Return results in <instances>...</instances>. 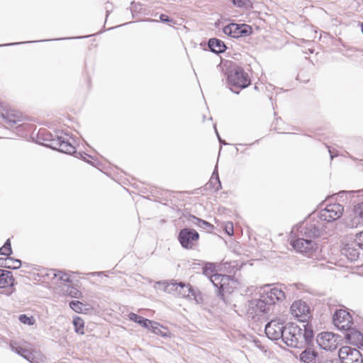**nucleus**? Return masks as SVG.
Listing matches in <instances>:
<instances>
[{"instance_id": "f257e3e1", "label": "nucleus", "mask_w": 363, "mask_h": 363, "mask_svg": "<svg viewBox=\"0 0 363 363\" xmlns=\"http://www.w3.org/2000/svg\"><path fill=\"white\" fill-rule=\"evenodd\" d=\"M324 228V223L313 213L309 220L292 229L295 238L291 240V245L297 252L312 257L318 249L316 240L322 235Z\"/></svg>"}, {"instance_id": "f03ea898", "label": "nucleus", "mask_w": 363, "mask_h": 363, "mask_svg": "<svg viewBox=\"0 0 363 363\" xmlns=\"http://www.w3.org/2000/svg\"><path fill=\"white\" fill-rule=\"evenodd\" d=\"M268 288L267 286L264 289L259 298L249 301L248 314L255 316L268 313L272 311L277 301H281L285 298V294L281 288Z\"/></svg>"}, {"instance_id": "7ed1b4c3", "label": "nucleus", "mask_w": 363, "mask_h": 363, "mask_svg": "<svg viewBox=\"0 0 363 363\" xmlns=\"http://www.w3.org/2000/svg\"><path fill=\"white\" fill-rule=\"evenodd\" d=\"M281 338L283 342L288 347L303 348L305 345H309L313 340L312 326L303 324V328L294 323L286 324V328Z\"/></svg>"}, {"instance_id": "20e7f679", "label": "nucleus", "mask_w": 363, "mask_h": 363, "mask_svg": "<svg viewBox=\"0 0 363 363\" xmlns=\"http://www.w3.org/2000/svg\"><path fill=\"white\" fill-rule=\"evenodd\" d=\"M228 84L233 93L238 94L240 90L247 87L250 83V78L242 67H234L228 72Z\"/></svg>"}, {"instance_id": "39448f33", "label": "nucleus", "mask_w": 363, "mask_h": 363, "mask_svg": "<svg viewBox=\"0 0 363 363\" xmlns=\"http://www.w3.org/2000/svg\"><path fill=\"white\" fill-rule=\"evenodd\" d=\"M44 140L50 142L46 145L53 150L69 155L76 152V148L70 143V138L67 134L61 133L60 135H53L48 133L45 134Z\"/></svg>"}, {"instance_id": "423d86ee", "label": "nucleus", "mask_w": 363, "mask_h": 363, "mask_svg": "<svg viewBox=\"0 0 363 363\" xmlns=\"http://www.w3.org/2000/svg\"><path fill=\"white\" fill-rule=\"evenodd\" d=\"M334 325L341 330H346L347 333L345 337L347 339H352L354 335L359 340V336H362L361 333L354 330L352 325L353 321L351 315L345 310L340 309L335 312L333 318Z\"/></svg>"}, {"instance_id": "0eeeda50", "label": "nucleus", "mask_w": 363, "mask_h": 363, "mask_svg": "<svg viewBox=\"0 0 363 363\" xmlns=\"http://www.w3.org/2000/svg\"><path fill=\"white\" fill-rule=\"evenodd\" d=\"M344 211V207L340 203L327 204L326 206L315 213V216L322 223H330L340 218Z\"/></svg>"}, {"instance_id": "6e6552de", "label": "nucleus", "mask_w": 363, "mask_h": 363, "mask_svg": "<svg viewBox=\"0 0 363 363\" xmlns=\"http://www.w3.org/2000/svg\"><path fill=\"white\" fill-rule=\"evenodd\" d=\"M199 240V233L196 230L190 228L182 229L178 235V240L182 247L187 250L192 249Z\"/></svg>"}, {"instance_id": "1a4fd4ad", "label": "nucleus", "mask_w": 363, "mask_h": 363, "mask_svg": "<svg viewBox=\"0 0 363 363\" xmlns=\"http://www.w3.org/2000/svg\"><path fill=\"white\" fill-rule=\"evenodd\" d=\"M285 328L284 322L279 318H277L267 323L264 331L269 339L278 340L282 338Z\"/></svg>"}, {"instance_id": "9d476101", "label": "nucleus", "mask_w": 363, "mask_h": 363, "mask_svg": "<svg viewBox=\"0 0 363 363\" xmlns=\"http://www.w3.org/2000/svg\"><path fill=\"white\" fill-rule=\"evenodd\" d=\"M338 359L341 363H363L362 353L356 348L345 346L338 352Z\"/></svg>"}, {"instance_id": "9b49d317", "label": "nucleus", "mask_w": 363, "mask_h": 363, "mask_svg": "<svg viewBox=\"0 0 363 363\" xmlns=\"http://www.w3.org/2000/svg\"><path fill=\"white\" fill-rule=\"evenodd\" d=\"M342 255H345L350 261H356L362 254V250L354 240V238H349L342 242L341 248Z\"/></svg>"}, {"instance_id": "f8f14e48", "label": "nucleus", "mask_w": 363, "mask_h": 363, "mask_svg": "<svg viewBox=\"0 0 363 363\" xmlns=\"http://www.w3.org/2000/svg\"><path fill=\"white\" fill-rule=\"evenodd\" d=\"M339 336L330 332H324L318 335L316 342L325 350H334L337 348Z\"/></svg>"}, {"instance_id": "ddd939ff", "label": "nucleus", "mask_w": 363, "mask_h": 363, "mask_svg": "<svg viewBox=\"0 0 363 363\" xmlns=\"http://www.w3.org/2000/svg\"><path fill=\"white\" fill-rule=\"evenodd\" d=\"M252 28L247 24L229 23L223 28V33L234 38L247 36L251 33Z\"/></svg>"}, {"instance_id": "4468645a", "label": "nucleus", "mask_w": 363, "mask_h": 363, "mask_svg": "<svg viewBox=\"0 0 363 363\" xmlns=\"http://www.w3.org/2000/svg\"><path fill=\"white\" fill-rule=\"evenodd\" d=\"M293 315L298 318V320L305 323L311 318L310 308L303 301L299 300L294 301L291 306Z\"/></svg>"}, {"instance_id": "2eb2a0df", "label": "nucleus", "mask_w": 363, "mask_h": 363, "mask_svg": "<svg viewBox=\"0 0 363 363\" xmlns=\"http://www.w3.org/2000/svg\"><path fill=\"white\" fill-rule=\"evenodd\" d=\"M301 352L299 359L302 363H320L323 356L309 345Z\"/></svg>"}, {"instance_id": "dca6fc26", "label": "nucleus", "mask_w": 363, "mask_h": 363, "mask_svg": "<svg viewBox=\"0 0 363 363\" xmlns=\"http://www.w3.org/2000/svg\"><path fill=\"white\" fill-rule=\"evenodd\" d=\"M226 281L225 283L223 282L220 289L218 292V296L225 301V293L231 294L234 289H235L238 286V282L231 276L226 275Z\"/></svg>"}, {"instance_id": "f3484780", "label": "nucleus", "mask_w": 363, "mask_h": 363, "mask_svg": "<svg viewBox=\"0 0 363 363\" xmlns=\"http://www.w3.org/2000/svg\"><path fill=\"white\" fill-rule=\"evenodd\" d=\"M350 223L351 227L363 225V201L354 206Z\"/></svg>"}, {"instance_id": "a211bd4d", "label": "nucleus", "mask_w": 363, "mask_h": 363, "mask_svg": "<svg viewBox=\"0 0 363 363\" xmlns=\"http://www.w3.org/2000/svg\"><path fill=\"white\" fill-rule=\"evenodd\" d=\"M209 50L216 54L223 53L227 49L224 42L220 39L211 38L208 42Z\"/></svg>"}, {"instance_id": "6ab92c4d", "label": "nucleus", "mask_w": 363, "mask_h": 363, "mask_svg": "<svg viewBox=\"0 0 363 363\" xmlns=\"http://www.w3.org/2000/svg\"><path fill=\"white\" fill-rule=\"evenodd\" d=\"M2 119L5 125L13 128L21 121V116L18 113L7 112L5 114H2Z\"/></svg>"}, {"instance_id": "aec40b11", "label": "nucleus", "mask_w": 363, "mask_h": 363, "mask_svg": "<svg viewBox=\"0 0 363 363\" xmlns=\"http://www.w3.org/2000/svg\"><path fill=\"white\" fill-rule=\"evenodd\" d=\"M14 279L10 271L0 269V288L13 286Z\"/></svg>"}, {"instance_id": "412c9836", "label": "nucleus", "mask_w": 363, "mask_h": 363, "mask_svg": "<svg viewBox=\"0 0 363 363\" xmlns=\"http://www.w3.org/2000/svg\"><path fill=\"white\" fill-rule=\"evenodd\" d=\"M207 188L213 189L216 191L221 189V183L219 179L218 167H215L214 171L209 182L206 184Z\"/></svg>"}, {"instance_id": "4be33fe9", "label": "nucleus", "mask_w": 363, "mask_h": 363, "mask_svg": "<svg viewBox=\"0 0 363 363\" xmlns=\"http://www.w3.org/2000/svg\"><path fill=\"white\" fill-rule=\"evenodd\" d=\"M189 220L194 225L197 227L206 230H213L214 228L213 225L210 223L203 220L199 218L196 217L195 216H190L189 218Z\"/></svg>"}, {"instance_id": "5701e85b", "label": "nucleus", "mask_w": 363, "mask_h": 363, "mask_svg": "<svg viewBox=\"0 0 363 363\" xmlns=\"http://www.w3.org/2000/svg\"><path fill=\"white\" fill-rule=\"evenodd\" d=\"M128 318L130 320L140 324V325H142L143 327H144L145 328H148V324H151L150 320L145 318L143 316H140L134 313H130L128 314Z\"/></svg>"}, {"instance_id": "b1692460", "label": "nucleus", "mask_w": 363, "mask_h": 363, "mask_svg": "<svg viewBox=\"0 0 363 363\" xmlns=\"http://www.w3.org/2000/svg\"><path fill=\"white\" fill-rule=\"evenodd\" d=\"M226 279V274H214L211 277L210 281L213 284V286L217 288L218 291L222 286L223 282L225 283V281L227 280Z\"/></svg>"}, {"instance_id": "393cba45", "label": "nucleus", "mask_w": 363, "mask_h": 363, "mask_svg": "<svg viewBox=\"0 0 363 363\" xmlns=\"http://www.w3.org/2000/svg\"><path fill=\"white\" fill-rule=\"evenodd\" d=\"M191 290V286L189 284H185L184 282H179L178 286V296L187 298V296L189 295V291Z\"/></svg>"}, {"instance_id": "a878e982", "label": "nucleus", "mask_w": 363, "mask_h": 363, "mask_svg": "<svg viewBox=\"0 0 363 363\" xmlns=\"http://www.w3.org/2000/svg\"><path fill=\"white\" fill-rule=\"evenodd\" d=\"M164 285V291L169 294H178V286L179 283L172 282V283H166V282H158V284Z\"/></svg>"}, {"instance_id": "bb28decb", "label": "nucleus", "mask_w": 363, "mask_h": 363, "mask_svg": "<svg viewBox=\"0 0 363 363\" xmlns=\"http://www.w3.org/2000/svg\"><path fill=\"white\" fill-rule=\"evenodd\" d=\"M51 273L53 275V278H57L59 280L67 283L72 281L69 275L62 271H56L52 269L51 270Z\"/></svg>"}, {"instance_id": "cd10ccee", "label": "nucleus", "mask_w": 363, "mask_h": 363, "mask_svg": "<svg viewBox=\"0 0 363 363\" xmlns=\"http://www.w3.org/2000/svg\"><path fill=\"white\" fill-rule=\"evenodd\" d=\"M6 268L8 269H16L20 268L21 266V261L20 259H14L11 257H6Z\"/></svg>"}, {"instance_id": "c85d7f7f", "label": "nucleus", "mask_w": 363, "mask_h": 363, "mask_svg": "<svg viewBox=\"0 0 363 363\" xmlns=\"http://www.w3.org/2000/svg\"><path fill=\"white\" fill-rule=\"evenodd\" d=\"M75 332L79 334H84V323L82 318L77 317L73 320Z\"/></svg>"}, {"instance_id": "c756f323", "label": "nucleus", "mask_w": 363, "mask_h": 363, "mask_svg": "<svg viewBox=\"0 0 363 363\" xmlns=\"http://www.w3.org/2000/svg\"><path fill=\"white\" fill-rule=\"evenodd\" d=\"M187 298L194 300L196 303H201L203 301L201 293L199 290H195L192 286Z\"/></svg>"}, {"instance_id": "7c9ffc66", "label": "nucleus", "mask_w": 363, "mask_h": 363, "mask_svg": "<svg viewBox=\"0 0 363 363\" xmlns=\"http://www.w3.org/2000/svg\"><path fill=\"white\" fill-rule=\"evenodd\" d=\"M148 329H150L152 333L157 335H161L162 336H165L164 334L162 333V325L157 322L151 320V324H148Z\"/></svg>"}, {"instance_id": "2f4dec72", "label": "nucleus", "mask_w": 363, "mask_h": 363, "mask_svg": "<svg viewBox=\"0 0 363 363\" xmlns=\"http://www.w3.org/2000/svg\"><path fill=\"white\" fill-rule=\"evenodd\" d=\"M216 270V267L212 263H206L205 266L203 267V274L208 277L209 279L211 276H213L214 274L213 272Z\"/></svg>"}, {"instance_id": "473e14b6", "label": "nucleus", "mask_w": 363, "mask_h": 363, "mask_svg": "<svg viewBox=\"0 0 363 363\" xmlns=\"http://www.w3.org/2000/svg\"><path fill=\"white\" fill-rule=\"evenodd\" d=\"M70 308L77 313H81L84 307V305L79 301H72L69 303Z\"/></svg>"}, {"instance_id": "72a5a7b5", "label": "nucleus", "mask_w": 363, "mask_h": 363, "mask_svg": "<svg viewBox=\"0 0 363 363\" xmlns=\"http://www.w3.org/2000/svg\"><path fill=\"white\" fill-rule=\"evenodd\" d=\"M18 320L21 323L28 325H32L34 324V319L33 317H28L26 314H21L19 315Z\"/></svg>"}, {"instance_id": "f704fd0d", "label": "nucleus", "mask_w": 363, "mask_h": 363, "mask_svg": "<svg viewBox=\"0 0 363 363\" xmlns=\"http://www.w3.org/2000/svg\"><path fill=\"white\" fill-rule=\"evenodd\" d=\"M45 359V356L41 352H35V354H34L33 358H32L30 363H43Z\"/></svg>"}, {"instance_id": "c9c22d12", "label": "nucleus", "mask_w": 363, "mask_h": 363, "mask_svg": "<svg viewBox=\"0 0 363 363\" xmlns=\"http://www.w3.org/2000/svg\"><path fill=\"white\" fill-rule=\"evenodd\" d=\"M12 350L21 355L23 357V356L26 355V354L28 352V349L23 348L22 347H13L11 346Z\"/></svg>"}, {"instance_id": "e433bc0d", "label": "nucleus", "mask_w": 363, "mask_h": 363, "mask_svg": "<svg viewBox=\"0 0 363 363\" xmlns=\"http://www.w3.org/2000/svg\"><path fill=\"white\" fill-rule=\"evenodd\" d=\"M233 4L238 7H244L248 4L249 0H232Z\"/></svg>"}, {"instance_id": "4c0bfd02", "label": "nucleus", "mask_w": 363, "mask_h": 363, "mask_svg": "<svg viewBox=\"0 0 363 363\" xmlns=\"http://www.w3.org/2000/svg\"><path fill=\"white\" fill-rule=\"evenodd\" d=\"M320 363H341L340 360L338 358H328V357H323V361Z\"/></svg>"}, {"instance_id": "58836bf2", "label": "nucleus", "mask_w": 363, "mask_h": 363, "mask_svg": "<svg viewBox=\"0 0 363 363\" xmlns=\"http://www.w3.org/2000/svg\"><path fill=\"white\" fill-rule=\"evenodd\" d=\"M225 232L228 235H232L233 234V225L232 223H228L225 227Z\"/></svg>"}, {"instance_id": "ea45409f", "label": "nucleus", "mask_w": 363, "mask_h": 363, "mask_svg": "<svg viewBox=\"0 0 363 363\" xmlns=\"http://www.w3.org/2000/svg\"><path fill=\"white\" fill-rule=\"evenodd\" d=\"M36 351H29L26 354L25 356H23V358L28 360V362H31L32 358H33L34 354H35Z\"/></svg>"}, {"instance_id": "a19ab883", "label": "nucleus", "mask_w": 363, "mask_h": 363, "mask_svg": "<svg viewBox=\"0 0 363 363\" xmlns=\"http://www.w3.org/2000/svg\"><path fill=\"white\" fill-rule=\"evenodd\" d=\"M3 247H4V249H6L7 251H9V252H10L11 254L12 253V249H11V242H10V240L8 239L4 245H3Z\"/></svg>"}, {"instance_id": "79ce46f5", "label": "nucleus", "mask_w": 363, "mask_h": 363, "mask_svg": "<svg viewBox=\"0 0 363 363\" xmlns=\"http://www.w3.org/2000/svg\"><path fill=\"white\" fill-rule=\"evenodd\" d=\"M160 19L161 21L166 22V23L172 21V19L168 16H167L165 14H161L160 16Z\"/></svg>"}, {"instance_id": "37998d69", "label": "nucleus", "mask_w": 363, "mask_h": 363, "mask_svg": "<svg viewBox=\"0 0 363 363\" xmlns=\"http://www.w3.org/2000/svg\"><path fill=\"white\" fill-rule=\"evenodd\" d=\"M0 255H7V256H9V255H11V253H10V252H9V251H7V250H6V249H4V247H3V246H2V247L0 248Z\"/></svg>"}, {"instance_id": "c03bdc74", "label": "nucleus", "mask_w": 363, "mask_h": 363, "mask_svg": "<svg viewBox=\"0 0 363 363\" xmlns=\"http://www.w3.org/2000/svg\"><path fill=\"white\" fill-rule=\"evenodd\" d=\"M6 258H0V267L6 268Z\"/></svg>"}, {"instance_id": "a18cd8bd", "label": "nucleus", "mask_w": 363, "mask_h": 363, "mask_svg": "<svg viewBox=\"0 0 363 363\" xmlns=\"http://www.w3.org/2000/svg\"><path fill=\"white\" fill-rule=\"evenodd\" d=\"M21 43H6V44H4V45H0V47L1 46H11V45H18V44H21Z\"/></svg>"}, {"instance_id": "49530a36", "label": "nucleus", "mask_w": 363, "mask_h": 363, "mask_svg": "<svg viewBox=\"0 0 363 363\" xmlns=\"http://www.w3.org/2000/svg\"><path fill=\"white\" fill-rule=\"evenodd\" d=\"M216 134L218 135V140H219L220 143H222V144L225 145L226 143L223 140H221V138H220V136L218 135V131L216 130Z\"/></svg>"}, {"instance_id": "de8ad7c7", "label": "nucleus", "mask_w": 363, "mask_h": 363, "mask_svg": "<svg viewBox=\"0 0 363 363\" xmlns=\"http://www.w3.org/2000/svg\"><path fill=\"white\" fill-rule=\"evenodd\" d=\"M329 152H330V157H331V158L333 159L334 156L333 155V154H332V152H331L330 150H329Z\"/></svg>"}, {"instance_id": "09e8293b", "label": "nucleus", "mask_w": 363, "mask_h": 363, "mask_svg": "<svg viewBox=\"0 0 363 363\" xmlns=\"http://www.w3.org/2000/svg\"><path fill=\"white\" fill-rule=\"evenodd\" d=\"M35 41L33 40H31V41H28V43H34Z\"/></svg>"}, {"instance_id": "8fccbe9b", "label": "nucleus", "mask_w": 363, "mask_h": 363, "mask_svg": "<svg viewBox=\"0 0 363 363\" xmlns=\"http://www.w3.org/2000/svg\"><path fill=\"white\" fill-rule=\"evenodd\" d=\"M149 21H155V20H152V19H150Z\"/></svg>"}]
</instances>
